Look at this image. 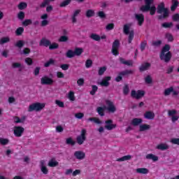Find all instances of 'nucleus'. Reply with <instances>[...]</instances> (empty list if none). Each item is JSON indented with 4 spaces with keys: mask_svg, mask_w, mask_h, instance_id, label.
I'll list each match as a JSON object with an SVG mask.
<instances>
[{
    "mask_svg": "<svg viewBox=\"0 0 179 179\" xmlns=\"http://www.w3.org/2000/svg\"><path fill=\"white\" fill-rule=\"evenodd\" d=\"M157 13L159 15L157 16L158 20H163V19H167L170 15L169 8H166L164 2H161L157 7ZM163 13V15H162Z\"/></svg>",
    "mask_w": 179,
    "mask_h": 179,
    "instance_id": "obj_1",
    "label": "nucleus"
},
{
    "mask_svg": "<svg viewBox=\"0 0 179 179\" xmlns=\"http://www.w3.org/2000/svg\"><path fill=\"white\" fill-rule=\"evenodd\" d=\"M154 0H145V4L140 8V10L141 12H149L150 10V15L153 16L156 14V6H151Z\"/></svg>",
    "mask_w": 179,
    "mask_h": 179,
    "instance_id": "obj_2",
    "label": "nucleus"
},
{
    "mask_svg": "<svg viewBox=\"0 0 179 179\" xmlns=\"http://www.w3.org/2000/svg\"><path fill=\"white\" fill-rule=\"evenodd\" d=\"M129 29H131V24H125L123 26V33L126 36H128L127 41L129 44H131L135 37V31L134 29L129 30Z\"/></svg>",
    "mask_w": 179,
    "mask_h": 179,
    "instance_id": "obj_3",
    "label": "nucleus"
},
{
    "mask_svg": "<svg viewBox=\"0 0 179 179\" xmlns=\"http://www.w3.org/2000/svg\"><path fill=\"white\" fill-rule=\"evenodd\" d=\"M45 107V103H42L40 102L34 103L29 105L28 111L31 113L33 111H41Z\"/></svg>",
    "mask_w": 179,
    "mask_h": 179,
    "instance_id": "obj_4",
    "label": "nucleus"
},
{
    "mask_svg": "<svg viewBox=\"0 0 179 179\" xmlns=\"http://www.w3.org/2000/svg\"><path fill=\"white\" fill-rule=\"evenodd\" d=\"M131 96L133 99L139 100V99H142V97L145 96V91L141 90L136 91L135 90H131Z\"/></svg>",
    "mask_w": 179,
    "mask_h": 179,
    "instance_id": "obj_5",
    "label": "nucleus"
},
{
    "mask_svg": "<svg viewBox=\"0 0 179 179\" xmlns=\"http://www.w3.org/2000/svg\"><path fill=\"white\" fill-rule=\"evenodd\" d=\"M120 48V41L118 39H115L112 45V54L117 57V55H120V52L118 49Z\"/></svg>",
    "mask_w": 179,
    "mask_h": 179,
    "instance_id": "obj_6",
    "label": "nucleus"
},
{
    "mask_svg": "<svg viewBox=\"0 0 179 179\" xmlns=\"http://www.w3.org/2000/svg\"><path fill=\"white\" fill-rule=\"evenodd\" d=\"M171 57H173V55H171V52H168L166 53H160L159 55V58L161 61H164V62H166V64L171 61Z\"/></svg>",
    "mask_w": 179,
    "mask_h": 179,
    "instance_id": "obj_7",
    "label": "nucleus"
},
{
    "mask_svg": "<svg viewBox=\"0 0 179 179\" xmlns=\"http://www.w3.org/2000/svg\"><path fill=\"white\" fill-rule=\"evenodd\" d=\"M86 132L85 129H83L80 135L77 136L76 141L78 145H83V143L86 141Z\"/></svg>",
    "mask_w": 179,
    "mask_h": 179,
    "instance_id": "obj_8",
    "label": "nucleus"
},
{
    "mask_svg": "<svg viewBox=\"0 0 179 179\" xmlns=\"http://www.w3.org/2000/svg\"><path fill=\"white\" fill-rule=\"evenodd\" d=\"M41 85H46L47 86H52L54 85V80L47 76L41 78Z\"/></svg>",
    "mask_w": 179,
    "mask_h": 179,
    "instance_id": "obj_9",
    "label": "nucleus"
},
{
    "mask_svg": "<svg viewBox=\"0 0 179 179\" xmlns=\"http://www.w3.org/2000/svg\"><path fill=\"white\" fill-rule=\"evenodd\" d=\"M24 132V128L21 126H15L13 129V134L16 138H20Z\"/></svg>",
    "mask_w": 179,
    "mask_h": 179,
    "instance_id": "obj_10",
    "label": "nucleus"
},
{
    "mask_svg": "<svg viewBox=\"0 0 179 179\" xmlns=\"http://www.w3.org/2000/svg\"><path fill=\"white\" fill-rule=\"evenodd\" d=\"M105 124V129H107V131H113V129L117 128V124H113V120H106Z\"/></svg>",
    "mask_w": 179,
    "mask_h": 179,
    "instance_id": "obj_11",
    "label": "nucleus"
},
{
    "mask_svg": "<svg viewBox=\"0 0 179 179\" xmlns=\"http://www.w3.org/2000/svg\"><path fill=\"white\" fill-rule=\"evenodd\" d=\"M106 104L108 106L107 110L109 111V113H115L117 111V108H115V106L114 105V103L110 100L106 101Z\"/></svg>",
    "mask_w": 179,
    "mask_h": 179,
    "instance_id": "obj_12",
    "label": "nucleus"
},
{
    "mask_svg": "<svg viewBox=\"0 0 179 179\" xmlns=\"http://www.w3.org/2000/svg\"><path fill=\"white\" fill-rule=\"evenodd\" d=\"M74 157H76L77 160H83V159L86 157V153L82 150L76 151L74 152Z\"/></svg>",
    "mask_w": 179,
    "mask_h": 179,
    "instance_id": "obj_13",
    "label": "nucleus"
},
{
    "mask_svg": "<svg viewBox=\"0 0 179 179\" xmlns=\"http://www.w3.org/2000/svg\"><path fill=\"white\" fill-rule=\"evenodd\" d=\"M135 19L138 22V26H143L145 22V15L143 14H135Z\"/></svg>",
    "mask_w": 179,
    "mask_h": 179,
    "instance_id": "obj_14",
    "label": "nucleus"
},
{
    "mask_svg": "<svg viewBox=\"0 0 179 179\" xmlns=\"http://www.w3.org/2000/svg\"><path fill=\"white\" fill-rule=\"evenodd\" d=\"M109 80H111V77L106 76L103 78L101 82L99 83V85L103 87H108V86H110Z\"/></svg>",
    "mask_w": 179,
    "mask_h": 179,
    "instance_id": "obj_15",
    "label": "nucleus"
},
{
    "mask_svg": "<svg viewBox=\"0 0 179 179\" xmlns=\"http://www.w3.org/2000/svg\"><path fill=\"white\" fill-rule=\"evenodd\" d=\"M40 47H50L51 45V41L45 38H42L39 42Z\"/></svg>",
    "mask_w": 179,
    "mask_h": 179,
    "instance_id": "obj_16",
    "label": "nucleus"
},
{
    "mask_svg": "<svg viewBox=\"0 0 179 179\" xmlns=\"http://www.w3.org/2000/svg\"><path fill=\"white\" fill-rule=\"evenodd\" d=\"M120 63L122 65H127V66H132L134 65V61L132 60H125L123 57L119 58Z\"/></svg>",
    "mask_w": 179,
    "mask_h": 179,
    "instance_id": "obj_17",
    "label": "nucleus"
},
{
    "mask_svg": "<svg viewBox=\"0 0 179 179\" xmlns=\"http://www.w3.org/2000/svg\"><path fill=\"white\" fill-rule=\"evenodd\" d=\"M152 66V64L149 62H145L141 65L139 67L140 72H145V71L149 70V68Z\"/></svg>",
    "mask_w": 179,
    "mask_h": 179,
    "instance_id": "obj_18",
    "label": "nucleus"
},
{
    "mask_svg": "<svg viewBox=\"0 0 179 179\" xmlns=\"http://www.w3.org/2000/svg\"><path fill=\"white\" fill-rule=\"evenodd\" d=\"M142 122H143L142 118L135 117L132 119L131 124L133 125V127H138V125H141Z\"/></svg>",
    "mask_w": 179,
    "mask_h": 179,
    "instance_id": "obj_19",
    "label": "nucleus"
},
{
    "mask_svg": "<svg viewBox=\"0 0 179 179\" xmlns=\"http://www.w3.org/2000/svg\"><path fill=\"white\" fill-rule=\"evenodd\" d=\"M144 118L146 120H155V113L152 111H146L144 113Z\"/></svg>",
    "mask_w": 179,
    "mask_h": 179,
    "instance_id": "obj_20",
    "label": "nucleus"
},
{
    "mask_svg": "<svg viewBox=\"0 0 179 179\" xmlns=\"http://www.w3.org/2000/svg\"><path fill=\"white\" fill-rule=\"evenodd\" d=\"M145 158L148 160H152V162H157V160H159V157H157L153 154H148L145 156Z\"/></svg>",
    "mask_w": 179,
    "mask_h": 179,
    "instance_id": "obj_21",
    "label": "nucleus"
},
{
    "mask_svg": "<svg viewBox=\"0 0 179 179\" xmlns=\"http://www.w3.org/2000/svg\"><path fill=\"white\" fill-rule=\"evenodd\" d=\"M79 13H80V10L78 9L76 10L72 16H71V20H72V23H76L77 20H76V16H78V15H79Z\"/></svg>",
    "mask_w": 179,
    "mask_h": 179,
    "instance_id": "obj_22",
    "label": "nucleus"
},
{
    "mask_svg": "<svg viewBox=\"0 0 179 179\" xmlns=\"http://www.w3.org/2000/svg\"><path fill=\"white\" fill-rule=\"evenodd\" d=\"M133 73H134V70L127 69L119 73V75H120V76H128V75H132Z\"/></svg>",
    "mask_w": 179,
    "mask_h": 179,
    "instance_id": "obj_23",
    "label": "nucleus"
},
{
    "mask_svg": "<svg viewBox=\"0 0 179 179\" xmlns=\"http://www.w3.org/2000/svg\"><path fill=\"white\" fill-rule=\"evenodd\" d=\"M59 162L57 161H56L55 159H51L48 164V166H49V167H57V166H58Z\"/></svg>",
    "mask_w": 179,
    "mask_h": 179,
    "instance_id": "obj_24",
    "label": "nucleus"
},
{
    "mask_svg": "<svg viewBox=\"0 0 179 179\" xmlns=\"http://www.w3.org/2000/svg\"><path fill=\"white\" fill-rule=\"evenodd\" d=\"M136 173L138 174H148L149 169L146 168H138L136 169Z\"/></svg>",
    "mask_w": 179,
    "mask_h": 179,
    "instance_id": "obj_25",
    "label": "nucleus"
},
{
    "mask_svg": "<svg viewBox=\"0 0 179 179\" xmlns=\"http://www.w3.org/2000/svg\"><path fill=\"white\" fill-rule=\"evenodd\" d=\"M158 150H167L169 149V145L166 143H161L157 146Z\"/></svg>",
    "mask_w": 179,
    "mask_h": 179,
    "instance_id": "obj_26",
    "label": "nucleus"
},
{
    "mask_svg": "<svg viewBox=\"0 0 179 179\" xmlns=\"http://www.w3.org/2000/svg\"><path fill=\"white\" fill-rule=\"evenodd\" d=\"M148 129H150V125L149 124H141L139 126L140 132L148 131Z\"/></svg>",
    "mask_w": 179,
    "mask_h": 179,
    "instance_id": "obj_27",
    "label": "nucleus"
},
{
    "mask_svg": "<svg viewBox=\"0 0 179 179\" xmlns=\"http://www.w3.org/2000/svg\"><path fill=\"white\" fill-rule=\"evenodd\" d=\"M131 159H132V156H131L130 155H124L120 158H118L117 162H125L127 160H131Z\"/></svg>",
    "mask_w": 179,
    "mask_h": 179,
    "instance_id": "obj_28",
    "label": "nucleus"
},
{
    "mask_svg": "<svg viewBox=\"0 0 179 179\" xmlns=\"http://www.w3.org/2000/svg\"><path fill=\"white\" fill-rule=\"evenodd\" d=\"M148 46V41H143L140 44V50L141 52H143L145 51V49Z\"/></svg>",
    "mask_w": 179,
    "mask_h": 179,
    "instance_id": "obj_29",
    "label": "nucleus"
},
{
    "mask_svg": "<svg viewBox=\"0 0 179 179\" xmlns=\"http://www.w3.org/2000/svg\"><path fill=\"white\" fill-rule=\"evenodd\" d=\"M165 38L168 40L169 43H173V41H174V36L170 33H166L165 34Z\"/></svg>",
    "mask_w": 179,
    "mask_h": 179,
    "instance_id": "obj_30",
    "label": "nucleus"
},
{
    "mask_svg": "<svg viewBox=\"0 0 179 179\" xmlns=\"http://www.w3.org/2000/svg\"><path fill=\"white\" fill-rule=\"evenodd\" d=\"M71 2H72V0H64L59 4V7L65 8V7L68 6V5H69L71 3Z\"/></svg>",
    "mask_w": 179,
    "mask_h": 179,
    "instance_id": "obj_31",
    "label": "nucleus"
},
{
    "mask_svg": "<svg viewBox=\"0 0 179 179\" xmlns=\"http://www.w3.org/2000/svg\"><path fill=\"white\" fill-rule=\"evenodd\" d=\"M66 57L67 58H73V57H75V51L72 50H69L66 52Z\"/></svg>",
    "mask_w": 179,
    "mask_h": 179,
    "instance_id": "obj_32",
    "label": "nucleus"
},
{
    "mask_svg": "<svg viewBox=\"0 0 179 179\" xmlns=\"http://www.w3.org/2000/svg\"><path fill=\"white\" fill-rule=\"evenodd\" d=\"M170 45L166 44L165 45L163 48L162 50L161 51V54H166V52H170Z\"/></svg>",
    "mask_w": 179,
    "mask_h": 179,
    "instance_id": "obj_33",
    "label": "nucleus"
},
{
    "mask_svg": "<svg viewBox=\"0 0 179 179\" xmlns=\"http://www.w3.org/2000/svg\"><path fill=\"white\" fill-rule=\"evenodd\" d=\"M83 53V49L82 48H76L74 50L75 55H77V57H79V55H82Z\"/></svg>",
    "mask_w": 179,
    "mask_h": 179,
    "instance_id": "obj_34",
    "label": "nucleus"
},
{
    "mask_svg": "<svg viewBox=\"0 0 179 179\" xmlns=\"http://www.w3.org/2000/svg\"><path fill=\"white\" fill-rule=\"evenodd\" d=\"M24 32V28L20 27L15 30V35L16 36H22Z\"/></svg>",
    "mask_w": 179,
    "mask_h": 179,
    "instance_id": "obj_35",
    "label": "nucleus"
},
{
    "mask_svg": "<svg viewBox=\"0 0 179 179\" xmlns=\"http://www.w3.org/2000/svg\"><path fill=\"white\" fill-rule=\"evenodd\" d=\"M129 93V85L128 84H125L124 86L123 87V94L124 96H128Z\"/></svg>",
    "mask_w": 179,
    "mask_h": 179,
    "instance_id": "obj_36",
    "label": "nucleus"
},
{
    "mask_svg": "<svg viewBox=\"0 0 179 179\" xmlns=\"http://www.w3.org/2000/svg\"><path fill=\"white\" fill-rule=\"evenodd\" d=\"M90 37V38H92V40H94V41H100V36L99 34H91Z\"/></svg>",
    "mask_w": 179,
    "mask_h": 179,
    "instance_id": "obj_37",
    "label": "nucleus"
},
{
    "mask_svg": "<svg viewBox=\"0 0 179 179\" xmlns=\"http://www.w3.org/2000/svg\"><path fill=\"white\" fill-rule=\"evenodd\" d=\"M92 90L90 92V94H91V96H94L97 90H99V87H97V85H92Z\"/></svg>",
    "mask_w": 179,
    "mask_h": 179,
    "instance_id": "obj_38",
    "label": "nucleus"
},
{
    "mask_svg": "<svg viewBox=\"0 0 179 179\" xmlns=\"http://www.w3.org/2000/svg\"><path fill=\"white\" fill-rule=\"evenodd\" d=\"M66 145H71V146H75L76 142L72 139V138H68L66 139Z\"/></svg>",
    "mask_w": 179,
    "mask_h": 179,
    "instance_id": "obj_39",
    "label": "nucleus"
},
{
    "mask_svg": "<svg viewBox=\"0 0 179 179\" xmlns=\"http://www.w3.org/2000/svg\"><path fill=\"white\" fill-rule=\"evenodd\" d=\"M144 80L147 85H150L153 83V79L152 78V76L150 75L147 76L145 78Z\"/></svg>",
    "mask_w": 179,
    "mask_h": 179,
    "instance_id": "obj_40",
    "label": "nucleus"
},
{
    "mask_svg": "<svg viewBox=\"0 0 179 179\" xmlns=\"http://www.w3.org/2000/svg\"><path fill=\"white\" fill-rule=\"evenodd\" d=\"M55 64V60L53 59H50L49 61L46 62L44 64L45 68H48L50 65H54Z\"/></svg>",
    "mask_w": 179,
    "mask_h": 179,
    "instance_id": "obj_41",
    "label": "nucleus"
},
{
    "mask_svg": "<svg viewBox=\"0 0 179 179\" xmlns=\"http://www.w3.org/2000/svg\"><path fill=\"white\" fill-rule=\"evenodd\" d=\"M178 1H172V5L171 6V12H174L176 9H177V6H178Z\"/></svg>",
    "mask_w": 179,
    "mask_h": 179,
    "instance_id": "obj_42",
    "label": "nucleus"
},
{
    "mask_svg": "<svg viewBox=\"0 0 179 179\" xmlns=\"http://www.w3.org/2000/svg\"><path fill=\"white\" fill-rule=\"evenodd\" d=\"M59 48V45L57 43H52L49 45V50H57Z\"/></svg>",
    "mask_w": 179,
    "mask_h": 179,
    "instance_id": "obj_43",
    "label": "nucleus"
},
{
    "mask_svg": "<svg viewBox=\"0 0 179 179\" xmlns=\"http://www.w3.org/2000/svg\"><path fill=\"white\" fill-rule=\"evenodd\" d=\"M106 71H107V67H106V66L100 67L98 71V75L99 76H101L104 75V72H106Z\"/></svg>",
    "mask_w": 179,
    "mask_h": 179,
    "instance_id": "obj_44",
    "label": "nucleus"
},
{
    "mask_svg": "<svg viewBox=\"0 0 179 179\" xmlns=\"http://www.w3.org/2000/svg\"><path fill=\"white\" fill-rule=\"evenodd\" d=\"M104 108L100 106L96 108V111L101 117H104Z\"/></svg>",
    "mask_w": 179,
    "mask_h": 179,
    "instance_id": "obj_45",
    "label": "nucleus"
},
{
    "mask_svg": "<svg viewBox=\"0 0 179 179\" xmlns=\"http://www.w3.org/2000/svg\"><path fill=\"white\" fill-rule=\"evenodd\" d=\"M85 15L87 17H93V16H94V10L89 9L86 11Z\"/></svg>",
    "mask_w": 179,
    "mask_h": 179,
    "instance_id": "obj_46",
    "label": "nucleus"
},
{
    "mask_svg": "<svg viewBox=\"0 0 179 179\" xmlns=\"http://www.w3.org/2000/svg\"><path fill=\"white\" fill-rule=\"evenodd\" d=\"M173 87H171L164 90V96H170L171 93H173Z\"/></svg>",
    "mask_w": 179,
    "mask_h": 179,
    "instance_id": "obj_47",
    "label": "nucleus"
},
{
    "mask_svg": "<svg viewBox=\"0 0 179 179\" xmlns=\"http://www.w3.org/2000/svg\"><path fill=\"white\" fill-rule=\"evenodd\" d=\"M32 23H33V21L31 20L27 19L22 22V26H24V27H26L27 26H30V24H31Z\"/></svg>",
    "mask_w": 179,
    "mask_h": 179,
    "instance_id": "obj_48",
    "label": "nucleus"
},
{
    "mask_svg": "<svg viewBox=\"0 0 179 179\" xmlns=\"http://www.w3.org/2000/svg\"><path fill=\"white\" fill-rule=\"evenodd\" d=\"M9 143V139L0 137V145L5 146Z\"/></svg>",
    "mask_w": 179,
    "mask_h": 179,
    "instance_id": "obj_49",
    "label": "nucleus"
},
{
    "mask_svg": "<svg viewBox=\"0 0 179 179\" xmlns=\"http://www.w3.org/2000/svg\"><path fill=\"white\" fill-rule=\"evenodd\" d=\"M87 121H92V122H94L95 124H101L100 119H99L97 117H90L87 119Z\"/></svg>",
    "mask_w": 179,
    "mask_h": 179,
    "instance_id": "obj_50",
    "label": "nucleus"
},
{
    "mask_svg": "<svg viewBox=\"0 0 179 179\" xmlns=\"http://www.w3.org/2000/svg\"><path fill=\"white\" fill-rule=\"evenodd\" d=\"M9 41H10L9 37H3L0 39V44H6V43H9Z\"/></svg>",
    "mask_w": 179,
    "mask_h": 179,
    "instance_id": "obj_51",
    "label": "nucleus"
},
{
    "mask_svg": "<svg viewBox=\"0 0 179 179\" xmlns=\"http://www.w3.org/2000/svg\"><path fill=\"white\" fill-rule=\"evenodd\" d=\"M172 26L173 22H164L162 24V27H164V29H170Z\"/></svg>",
    "mask_w": 179,
    "mask_h": 179,
    "instance_id": "obj_52",
    "label": "nucleus"
},
{
    "mask_svg": "<svg viewBox=\"0 0 179 179\" xmlns=\"http://www.w3.org/2000/svg\"><path fill=\"white\" fill-rule=\"evenodd\" d=\"M26 8H27V3L24 2H21L18 5V9H20V10H23V9H26Z\"/></svg>",
    "mask_w": 179,
    "mask_h": 179,
    "instance_id": "obj_53",
    "label": "nucleus"
},
{
    "mask_svg": "<svg viewBox=\"0 0 179 179\" xmlns=\"http://www.w3.org/2000/svg\"><path fill=\"white\" fill-rule=\"evenodd\" d=\"M69 40V38L67 36H62L59 38V43H66Z\"/></svg>",
    "mask_w": 179,
    "mask_h": 179,
    "instance_id": "obj_54",
    "label": "nucleus"
},
{
    "mask_svg": "<svg viewBox=\"0 0 179 179\" xmlns=\"http://www.w3.org/2000/svg\"><path fill=\"white\" fill-rule=\"evenodd\" d=\"M69 99L71 101H75V92L70 91L69 92Z\"/></svg>",
    "mask_w": 179,
    "mask_h": 179,
    "instance_id": "obj_55",
    "label": "nucleus"
},
{
    "mask_svg": "<svg viewBox=\"0 0 179 179\" xmlns=\"http://www.w3.org/2000/svg\"><path fill=\"white\" fill-rule=\"evenodd\" d=\"M25 63L29 66H31V65H33V59H31V57H27L25 59Z\"/></svg>",
    "mask_w": 179,
    "mask_h": 179,
    "instance_id": "obj_56",
    "label": "nucleus"
},
{
    "mask_svg": "<svg viewBox=\"0 0 179 179\" xmlns=\"http://www.w3.org/2000/svg\"><path fill=\"white\" fill-rule=\"evenodd\" d=\"M24 45V42H23L22 40L18 41L15 44V47H17L18 48H22Z\"/></svg>",
    "mask_w": 179,
    "mask_h": 179,
    "instance_id": "obj_57",
    "label": "nucleus"
},
{
    "mask_svg": "<svg viewBox=\"0 0 179 179\" xmlns=\"http://www.w3.org/2000/svg\"><path fill=\"white\" fill-rule=\"evenodd\" d=\"M55 104H57V106H58L59 107H61L62 108H64V107H65V104L64 103V102L58 99L55 101Z\"/></svg>",
    "mask_w": 179,
    "mask_h": 179,
    "instance_id": "obj_58",
    "label": "nucleus"
},
{
    "mask_svg": "<svg viewBox=\"0 0 179 179\" xmlns=\"http://www.w3.org/2000/svg\"><path fill=\"white\" fill-rule=\"evenodd\" d=\"M41 171L43 173V174H45V176H47V174H48V169L47 168V166L41 167Z\"/></svg>",
    "mask_w": 179,
    "mask_h": 179,
    "instance_id": "obj_59",
    "label": "nucleus"
},
{
    "mask_svg": "<svg viewBox=\"0 0 179 179\" xmlns=\"http://www.w3.org/2000/svg\"><path fill=\"white\" fill-rule=\"evenodd\" d=\"M17 17L20 20H23L24 19V12L20 11L17 14Z\"/></svg>",
    "mask_w": 179,
    "mask_h": 179,
    "instance_id": "obj_60",
    "label": "nucleus"
},
{
    "mask_svg": "<svg viewBox=\"0 0 179 179\" xmlns=\"http://www.w3.org/2000/svg\"><path fill=\"white\" fill-rule=\"evenodd\" d=\"M50 0H43V2L41 3L40 8H45L47 5H49Z\"/></svg>",
    "mask_w": 179,
    "mask_h": 179,
    "instance_id": "obj_61",
    "label": "nucleus"
},
{
    "mask_svg": "<svg viewBox=\"0 0 179 179\" xmlns=\"http://www.w3.org/2000/svg\"><path fill=\"white\" fill-rule=\"evenodd\" d=\"M92 65H93V61H92V59H87L85 62L86 68H90Z\"/></svg>",
    "mask_w": 179,
    "mask_h": 179,
    "instance_id": "obj_62",
    "label": "nucleus"
},
{
    "mask_svg": "<svg viewBox=\"0 0 179 179\" xmlns=\"http://www.w3.org/2000/svg\"><path fill=\"white\" fill-rule=\"evenodd\" d=\"M171 143H173V145H179V138H171Z\"/></svg>",
    "mask_w": 179,
    "mask_h": 179,
    "instance_id": "obj_63",
    "label": "nucleus"
},
{
    "mask_svg": "<svg viewBox=\"0 0 179 179\" xmlns=\"http://www.w3.org/2000/svg\"><path fill=\"white\" fill-rule=\"evenodd\" d=\"M173 22H179V14H174L172 17Z\"/></svg>",
    "mask_w": 179,
    "mask_h": 179,
    "instance_id": "obj_64",
    "label": "nucleus"
}]
</instances>
